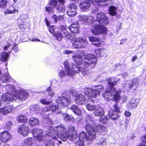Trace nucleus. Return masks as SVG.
I'll list each match as a JSON object with an SVG mask.
<instances>
[{
  "instance_id": "nucleus-43",
  "label": "nucleus",
  "mask_w": 146,
  "mask_h": 146,
  "mask_svg": "<svg viewBox=\"0 0 146 146\" xmlns=\"http://www.w3.org/2000/svg\"><path fill=\"white\" fill-rule=\"evenodd\" d=\"M18 121L20 122L25 123L27 121V118L23 115H21L18 116Z\"/></svg>"
},
{
  "instance_id": "nucleus-38",
  "label": "nucleus",
  "mask_w": 146,
  "mask_h": 146,
  "mask_svg": "<svg viewBox=\"0 0 146 146\" xmlns=\"http://www.w3.org/2000/svg\"><path fill=\"white\" fill-rule=\"evenodd\" d=\"M109 13L111 16H114L116 14L117 8L115 7L111 6L109 7Z\"/></svg>"
},
{
  "instance_id": "nucleus-64",
  "label": "nucleus",
  "mask_w": 146,
  "mask_h": 146,
  "mask_svg": "<svg viewBox=\"0 0 146 146\" xmlns=\"http://www.w3.org/2000/svg\"><path fill=\"white\" fill-rule=\"evenodd\" d=\"M70 92L72 94V96H74L75 97H76V91L74 89H72L70 90Z\"/></svg>"
},
{
  "instance_id": "nucleus-56",
  "label": "nucleus",
  "mask_w": 146,
  "mask_h": 146,
  "mask_svg": "<svg viewBox=\"0 0 146 146\" xmlns=\"http://www.w3.org/2000/svg\"><path fill=\"white\" fill-rule=\"evenodd\" d=\"M107 120V118L106 116H104L103 117L100 119V121L102 123H106Z\"/></svg>"
},
{
  "instance_id": "nucleus-53",
  "label": "nucleus",
  "mask_w": 146,
  "mask_h": 146,
  "mask_svg": "<svg viewBox=\"0 0 146 146\" xmlns=\"http://www.w3.org/2000/svg\"><path fill=\"white\" fill-rule=\"evenodd\" d=\"M46 109H45V108H44L43 109V111L45 112V113L43 115V117L45 119H47L49 117V115L50 114V113H47V112L48 111H46L45 110Z\"/></svg>"
},
{
  "instance_id": "nucleus-55",
  "label": "nucleus",
  "mask_w": 146,
  "mask_h": 146,
  "mask_svg": "<svg viewBox=\"0 0 146 146\" xmlns=\"http://www.w3.org/2000/svg\"><path fill=\"white\" fill-rule=\"evenodd\" d=\"M46 10L49 14H51L53 12V8L51 7H46Z\"/></svg>"
},
{
  "instance_id": "nucleus-52",
  "label": "nucleus",
  "mask_w": 146,
  "mask_h": 146,
  "mask_svg": "<svg viewBox=\"0 0 146 146\" xmlns=\"http://www.w3.org/2000/svg\"><path fill=\"white\" fill-rule=\"evenodd\" d=\"M75 145L76 146H84V141L79 139L75 143Z\"/></svg>"
},
{
  "instance_id": "nucleus-61",
  "label": "nucleus",
  "mask_w": 146,
  "mask_h": 146,
  "mask_svg": "<svg viewBox=\"0 0 146 146\" xmlns=\"http://www.w3.org/2000/svg\"><path fill=\"white\" fill-rule=\"evenodd\" d=\"M59 30H60L61 31H65L66 29V26L63 25H60L59 27Z\"/></svg>"
},
{
  "instance_id": "nucleus-35",
  "label": "nucleus",
  "mask_w": 146,
  "mask_h": 146,
  "mask_svg": "<svg viewBox=\"0 0 146 146\" xmlns=\"http://www.w3.org/2000/svg\"><path fill=\"white\" fill-rule=\"evenodd\" d=\"M123 87L127 91L130 90L133 87L131 81H126Z\"/></svg>"
},
{
  "instance_id": "nucleus-10",
  "label": "nucleus",
  "mask_w": 146,
  "mask_h": 146,
  "mask_svg": "<svg viewBox=\"0 0 146 146\" xmlns=\"http://www.w3.org/2000/svg\"><path fill=\"white\" fill-rule=\"evenodd\" d=\"M74 41L72 46L76 48H84L88 44V42L86 39L82 37L76 38L74 39Z\"/></svg>"
},
{
  "instance_id": "nucleus-34",
  "label": "nucleus",
  "mask_w": 146,
  "mask_h": 146,
  "mask_svg": "<svg viewBox=\"0 0 146 146\" xmlns=\"http://www.w3.org/2000/svg\"><path fill=\"white\" fill-rule=\"evenodd\" d=\"M96 132H105V133L107 132L106 129L103 126L99 125H96L95 128Z\"/></svg>"
},
{
  "instance_id": "nucleus-8",
  "label": "nucleus",
  "mask_w": 146,
  "mask_h": 146,
  "mask_svg": "<svg viewBox=\"0 0 146 146\" xmlns=\"http://www.w3.org/2000/svg\"><path fill=\"white\" fill-rule=\"evenodd\" d=\"M95 56L93 54H88L84 59L83 65L85 67H90V68L95 66L97 62Z\"/></svg>"
},
{
  "instance_id": "nucleus-30",
  "label": "nucleus",
  "mask_w": 146,
  "mask_h": 146,
  "mask_svg": "<svg viewBox=\"0 0 146 146\" xmlns=\"http://www.w3.org/2000/svg\"><path fill=\"white\" fill-rule=\"evenodd\" d=\"M27 123L31 126H34L38 125L39 124V121L37 118L31 117L29 119Z\"/></svg>"
},
{
  "instance_id": "nucleus-57",
  "label": "nucleus",
  "mask_w": 146,
  "mask_h": 146,
  "mask_svg": "<svg viewBox=\"0 0 146 146\" xmlns=\"http://www.w3.org/2000/svg\"><path fill=\"white\" fill-rule=\"evenodd\" d=\"M12 125V122L11 121H9L6 123L5 128L9 129L10 128V127Z\"/></svg>"
},
{
  "instance_id": "nucleus-28",
  "label": "nucleus",
  "mask_w": 146,
  "mask_h": 146,
  "mask_svg": "<svg viewBox=\"0 0 146 146\" xmlns=\"http://www.w3.org/2000/svg\"><path fill=\"white\" fill-rule=\"evenodd\" d=\"M13 109V107L11 106H7L3 108H0V113L4 115H6L11 112Z\"/></svg>"
},
{
  "instance_id": "nucleus-41",
  "label": "nucleus",
  "mask_w": 146,
  "mask_h": 146,
  "mask_svg": "<svg viewBox=\"0 0 146 146\" xmlns=\"http://www.w3.org/2000/svg\"><path fill=\"white\" fill-rule=\"evenodd\" d=\"M85 121L88 123L94 124V118L92 117L90 115H86Z\"/></svg>"
},
{
  "instance_id": "nucleus-50",
  "label": "nucleus",
  "mask_w": 146,
  "mask_h": 146,
  "mask_svg": "<svg viewBox=\"0 0 146 146\" xmlns=\"http://www.w3.org/2000/svg\"><path fill=\"white\" fill-rule=\"evenodd\" d=\"M48 92V95L51 97H52L54 96L55 93L52 90L51 87H49L46 90Z\"/></svg>"
},
{
  "instance_id": "nucleus-15",
  "label": "nucleus",
  "mask_w": 146,
  "mask_h": 146,
  "mask_svg": "<svg viewBox=\"0 0 146 146\" xmlns=\"http://www.w3.org/2000/svg\"><path fill=\"white\" fill-rule=\"evenodd\" d=\"M77 7L75 3H71L67 7V13L68 15L70 16H74L76 13V9Z\"/></svg>"
},
{
  "instance_id": "nucleus-9",
  "label": "nucleus",
  "mask_w": 146,
  "mask_h": 146,
  "mask_svg": "<svg viewBox=\"0 0 146 146\" xmlns=\"http://www.w3.org/2000/svg\"><path fill=\"white\" fill-rule=\"evenodd\" d=\"M65 3L64 0H50V3L52 6L56 7L59 13L64 12L65 11V6L63 4Z\"/></svg>"
},
{
  "instance_id": "nucleus-25",
  "label": "nucleus",
  "mask_w": 146,
  "mask_h": 146,
  "mask_svg": "<svg viewBox=\"0 0 146 146\" xmlns=\"http://www.w3.org/2000/svg\"><path fill=\"white\" fill-rule=\"evenodd\" d=\"M139 102V99L135 98H133L131 100L129 103L127 105V108L130 109H132L133 108H136Z\"/></svg>"
},
{
  "instance_id": "nucleus-23",
  "label": "nucleus",
  "mask_w": 146,
  "mask_h": 146,
  "mask_svg": "<svg viewBox=\"0 0 146 146\" xmlns=\"http://www.w3.org/2000/svg\"><path fill=\"white\" fill-rule=\"evenodd\" d=\"M89 41L91 42H96L93 43V45L97 47H100L103 45V42L100 40L99 38L94 36L89 37Z\"/></svg>"
},
{
  "instance_id": "nucleus-11",
  "label": "nucleus",
  "mask_w": 146,
  "mask_h": 146,
  "mask_svg": "<svg viewBox=\"0 0 146 146\" xmlns=\"http://www.w3.org/2000/svg\"><path fill=\"white\" fill-rule=\"evenodd\" d=\"M71 101L70 98L66 96L59 97L56 99V103L62 107V106H67L70 104Z\"/></svg>"
},
{
  "instance_id": "nucleus-47",
  "label": "nucleus",
  "mask_w": 146,
  "mask_h": 146,
  "mask_svg": "<svg viewBox=\"0 0 146 146\" xmlns=\"http://www.w3.org/2000/svg\"><path fill=\"white\" fill-rule=\"evenodd\" d=\"M72 26H70L69 29L72 32L74 33H78L79 32V27L74 28Z\"/></svg>"
},
{
  "instance_id": "nucleus-32",
  "label": "nucleus",
  "mask_w": 146,
  "mask_h": 146,
  "mask_svg": "<svg viewBox=\"0 0 146 146\" xmlns=\"http://www.w3.org/2000/svg\"><path fill=\"white\" fill-rule=\"evenodd\" d=\"M98 4L101 7L106 6L111 3L110 0H95Z\"/></svg>"
},
{
  "instance_id": "nucleus-19",
  "label": "nucleus",
  "mask_w": 146,
  "mask_h": 146,
  "mask_svg": "<svg viewBox=\"0 0 146 146\" xmlns=\"http://www.w3.org/2000/svg\"><path fill=\"white\" fill-rule=\"evenodd\" d=\"M46 111H51L52 112H55L57 114H60L61 113V110L59 108L58 105L54 104H52L49 106L44 108Z\"/></svg>"
},
{
  "instance_id": "nucleus-63",
  "label": "nucleus",
  "mask_w": 146,
  "mask_h": 146,
  "mask_svg": "<svg viewBox=\"0 0 146 146\" xmlns=\"http://www.w3.org/2000/svg\"><path fill=\"white\" fill-rule=\"evenodd\" d=\"M25 22L24 21H23L22 19L19 18L17 20V23L18 25H21L23 24Z\"/></svg>"
},
{
  "instance_id": "nucleus-29",
  "label": "nucleus",
  "mask_w": 146,
  "mask_h": 146,
  "mask_svg": "<svg viewBox=\"0 0 146 146\" xmlns=\"http://www.w3.org/2000/svg\"><path fill=\"white\" fill-rule=\"evenodd\" d=\"M96 109L94 111L95 116L100 117L102 116L104 114V110L100 106L98 105Z\"/></svg>"
},
{
  "instance_id": "nucleus-5",
  "label": "nucleus",
  "mask_w": 146,
  "mask_h": 146,
  "mask_svg": "<svg viewBox=\"0 0 146 146\" xmlns=\"http://www.w3.org/2000/svg\"><path fill=\"white\" fill-rule=\"evenodd\" d=\"M6 86L7 92L2 95L1 100L3 102L12 101L14 100V96L17 93V90L12 85L7 84Z\"/></svg>"
},
{
  "instance_id": "nucleus-18",
  "label": "nucleus",
  "mask_w": 146,
  "mask_h": 146,
  "mask_svg": "<svg viewBox=\"0 0 146 146\" xmlns=\"http://www.w3.org/2000/svg\"><path fill=\"white\" fill-rule=\"evenodd\" d=\"M92 3V1L85 0L80 3L79 6L82 11H84L87 10L89 8L90 4Z\"/></svg>"
},
{
  "instance_id": "nucleus-45",
  "label": "nucleus",
  "mask_w": 146,
  "mask_h": 146,
  "mask_svg": "<svg viewBox=\"0 0 146 146\" xmlns=\"http://www.w3.org/2000/svg\"><path fill=\"white\" fill-rule=\"evenodd\" d=\"M98 105H93L90 104H86L87 109L89 111H92L96 110V107H97Z\"/></svg>"
},
{
  "instance_id": "nucleus-3",
  "label": "nucleus",
  "mask_w": 146,
  "mask_h": 146,
  "mask_svg": "<svg viewBox=\"0 0 146 146\" xmlns=\"http://www.w3.org/2000/svg\"><path fill=\"white\" fill-rule=\"evenodd\" d=\"M46 131L48 136L52 139L55 138L57 141L60 139L62 141H65L68 139L66 129L62 124L55 126V129L52 127H49Z\"/></svg>"
},
{
  "instance_id": "nucleus-46",
  "label": "nucleus",
  "mask_w": 146,
  "mask_h": 146,
  "mask_svg": "<svg viewBox=\"0 0 146 146\" xmlns=\"http://www.w3.org/2000/svg\"><path fill=\"white\" fill-rule=\"evenodd\" d=\"M69 63L67 61H65L64 63V66L66 72H67V75L70 74V73H69V72L71 71V68L69 67Z\"/></svg>"
},
{
  "instance_id": "nucleus-4",
  "label": "nucleus",
  "mask_w": 146,
  "mask_h": 146,
  "mask_svg": "<svg viewBox=\"0 0 146 146\" xmlns=\"http://www.w3.org/2000/svg\"><path fill=\"white\" fill-rule=\"evenodd\" d=\"M32 131L34 137H27L24 140L23 144L25 146H34L36 143L35 139L39 141H44V135L43 134V131L41 129L37 128L33 129Z\"/></svg>"
},
{
  "instance_id": "nucleus-12",
  "label": "nucleus",
  "mask_w": 146,
  "mask_h": 146,
  "mask_svg": "<svg viewBox=\"0 0 146 146\" xmlns=\"http://www.w3.org/2000/svg\"><path fill=\"white\" fill-rule=\"evenodd\" d=\"M114 107L115 111H109L108 114L112 119L115 120L119 117V116L118 114V113L120 112V110L119 108L117 107V103H115L114 105Z\"/></svg>"
},
{
  "instance_id": "nucleus-58",
  "label": "nucleus",
  "mask_w": 146,
  "mask_h": 146,
  "mask_svg": "<svg viewBox=\"0 0 146 146\" xmlns=\"http://www.w3.org/2000/svg\"><path fill=\"white\" fill-rule=\"evenodd\" d=\"M27 17V15L26 14H24L21 15L19 17V19H22L23 21H25V19Z\"/></svg>"
},
{
  "instance_id": "nucleus-24",
  "label": "nucleus",
  "mask_w": 146,
  "mask_h": 146,
  "mask_svg": "<svg viewBox=\"0 0 146 146\" xmlns=\"http://www.w3.org/2000/svg\"><path fill=\"white\" fill-rule=\"evenodd\" d=\"M86 101V98L82 94H77L75 97V102L78 105L82 104L84 103Z\"/></svg>"
},
{
  "instance_id": "nucleus-14",
  "label": "nucleus",
  "mask_w": 146,
  "mask_h": 146,
  "mask_svg": "<svg viewBox=\"0 0 146 146\" xmlns=\"http://www.w3.org/2000/svg\"><path fill=\"white\" fill-rule=\"evenodd\" d=\"M85 52L83 50H81L80 53L78 55L73 56L72 58V60L76 62L77 64H81L83 62V58L84 59L86 56Z\"/></svg>"
},
{
  "instance_id": "nucleus-37",
  "label": "nucleus",
  "mask_w": 146,
  "mask_h": 146,
  "mask_svg": "<svg viewBox=\"0 0 146 146\" xmlns=\"http://www.w3.org/2000/svg\"><path fill=\"white\" fill-rule=\"evenodd\" d=\"M0 71L1 72L0 74V81H1V82L5 83L7 81L9 80V75L8 74H4L1 76V75L2 73L1 71Z\"/></svg>"
},
{
  "instance_id": "nucleus-60",
  "label": "nucleus",
  "mask_w": 146,
  "mask_h": 146,
  "mask_svg": "<svg viewBox=\"0 0 146 146\" xmlns=\"http://www.w3.org/2000/svg\"><path fill=\"white\" fill-rule=\"evenodd\" d=\"M69 93L68 90L65 91L62 94V96H66V97H69V95H68Z\"/></svg>"
},
{
  "instance_id": "nucleus-7",
  "label": "nucleus",
  "mask_w": 146,
  "mask_h": 146,
  "mask_svg": "<svg viewBox=\"0 0 146 146\" xmlns=\"http://www.w3.org/2000/svg\"><path fill=\"white\" fill-rule=\"evenodd\" d=\"M79 65H73L71 68V71L69 72L70 74L67 75V76L72 77L76 73H79L80 72L83 75H86L87 73V69L84 66L83 63L81 64H78Z\"/></svg>"
},
{
  "instance_id": "nucleus-26",
  "label": "nucleus",
  "mask_w": 146,
  "mask_h": 146,
  "mask_svg": "<svg viewBox=\"0 0 146 146\" xmlns=\"http://www.w3.org/2000/svg\"><path fill=\"white\" fill-rule=\"evenodd\" d=\"M18 132L21 135L26 136L29 134L30 130L28 127L22 126L19 128Z\"/></svg>"
},
{
  "instance_id": "nucleus-62",
  "label": "nucleus",
  "mask_w": 146,
  "mask_h": 146,
  "mask_svg": "<svg viewBox=\"0 0 146 146\" xmlns=\"http://www.w3.org/2000/svg\"><path fill=\"white\" fill-rule=\"evenodd\" d=\"M106 142L104 141L103 139H101L100 143L97 144L96 146H102V145L104 144H106Z\"/></svg>"
},
{
  "instance_id": "nucleus-39",
  "label": "nucleus",
  "mask_w": 146,
  "mask_h": 146,
  "mask_svg": "<svg viewBox=\"0 0 146 146\" xmlns=\"http://www.w3.org/2000/svg\"><path fill=\"white\" fill-rule=\"evenodd\" d=\"M31 111L33 113L38 112L40 110V108L38 105H33L30 108Z\"/></svg>"
},
{
  "instance_id": "nucleus-54",
  "label": "nucleus",
  "mask_w": 146,
  "mask_h": 146,
  "mask_svg": "<svg viewBox=\"0 0 146 146\" xmlns=\"http://www.w3.org/2000/svg\"><path fill=\"white\" fill-rule=\"evenodd\" d=\"M63 35L64 36L66 37L68 39L70 38L71 36L70 33L68 31H66L64 32Z\"/></svg>"
},
{
  "instance_id": "nucleus-33",
  "label": "nucleus",
  "mask_w": 146,
  "mask_h": 146,
  "mask_svg": "<svg viewBox=\"0 0 146 146\" xmlns=\"http://www.w3.org/2000/svg\"><path fill=\"white\" fill-rule=\"evenodd\" d=\"M18 10L15 9L13 6H12L10 7V9H7L4 12V13L5 14H13L17 13Z\"/></svg>"
},
{
  "instance_id": "nucleus-17",
  "label": "nucleus",
  "mask_w": 146,
  "mask_h": 146,
  "mask_svg": "<svg viewBox=\"0 0 146 146\" xmlns=\"http://www.w3.org/2000/svg\"><path fill=\"white\" fill-rule=\"evenodd\" d=\"M44 139H45L47 140V142L45 144L46 146H54L55 143L57 144L58 142L60 143H61V141L59 140H58V141H57V140H56L55 138V139L51 138L49 136H48L46 135H44Z\"/></svg>"
},
{
  "instance_id": "nucleus-27",
  "label": "nucleus",
  "mask_w": 146,
  "mask_h": 146,
  "mask_svg": "<svg viewBox=\"0 0 146 146\" xmlns=\"http://www.w3.org/2000/svg\"><path fill=\"white\" fill-rule=\"evenodd\" d=\"M87 134L86 135L85 132L82 131L80 134L79 138H78V139H76L75 140H74L73 141H75L78 139H79L80 140H82L83 141L86 139L87 140H92L95 139V138H93L91 139H90L89 134Z\"/></svg>"
},
{
  "instance_id": "nucleus-16",
  "label": "nucleus",
  "mask_w": 146,
  "mask_h": 146,
  "mask_svg": "<svg viewBox=\"0 0 146 146\" xmlns=\"http://www.w3.org/2000/svg\"><path fill=\"white\" fill-rule=\"evenodd\" d=\"M28 96L27 93L24 90H21L17 92L15 95L14 100L18 99L21 101H23L27 99Z\"/></svg>"
},
{
  "instance_id": "nucleus-36",
  "label": "nucleus",
  "mask_w": 146,
  "mask_h": 146,
  "mask_svg": "<svg viewBox=\"0 0 146 146\" xmlns=\"http://www.w3.org/2000/svg\"><path fill=\"white\" fill-rule=\"evenodd\" d=\"M133 86L134 89L138 88L139 86L140 80L137 78H134L131 81Z\"/></svg>"
},
{
  "instance_id": "nucleus-21",
  "label": "nucleus",
  "mask_w": 146,
  "mask_h": 146,
  "mask_svg": "<svg viewBox=\"0 0 146 146\" xmlns=\"http://www.w3.org/2000/svg\"><path fill=\"white\" fill-rule=\"evenodd\" d=\"M68 138L69 137L70 140H73L76 139L78 138L77 135L76 136L75 135V136H76L75 137L74 136L73 133H75L76 129L74 126L72 125L69 126L68 127Z\"/></svg>"
},
{
  "instance_id": "nucleus-20",
  "label": "nucleus",
  "mask_w": 146,
  "mask_h": 146,
  "mask_svg": "<svg viewBox=\"0 0 146 146\" xmlns=\"http://www.w3.org/2000/svg\"><path fill=\"white\" fill-rule=\"evenodd\" d=\"M79 20L82 23H85L87 22L89 23L92 24L95 20L94 17L91 16H89L87 17L85 15H80L78 16Z\"/></svg>"
},
{
  "instance_id": "nucleus-13",
  "label": "nucleus",
  "mask_w": 146,
  "mask_h": 146,
  "mask_svg": "<svg viewBox=\"0 0 146 146\" xmlns=\"http://www.w3.org/2000/svg\"><path fill=\"white\" fill-rule=\"evenodd\" d=\"M93 124L87 123L86 124L85 129L88 133L87 134H89L90 139L95 138L96 131L95 129H93V127H94Z\"/></svg>"
},
{
  "instance_id": "nucleus-49",
  "label": "nucleus",
  "mask_w": 146,
  "mask_h": 146,
  "mask_svg": "<svg viewBox=\"0 0 146 146\" xmlns=\"http://www.w3.org/2000/svg\"><path fill=\"white\" fill-rule=\"evenodd\" d=\"M8 2L5 0H1L0 1V7L4 9L6 6L7 3Z\"/></svg>"
},
{
  "instance_id": "nucleus-44",
  "label": "nucleus",
  "mask_w": 146,
  "mask_h": 146,
  "mask_svg": "<svg viewBox=\"0 0 146 146\" xmlns=\"http://www.w3.org/2000/svg\"><path fill=\"white\" fill-rule=\"evenodd\" d=\"M62 116L64 119L66 121H73L74 120V118L72 116H69L68 114H64L62 115Z\"/></svg>"
},
{
  "instance_id": "nucleus-1",
  "label": "nucleus",
  "mask_w": 146,
  "mask_h": 146,
  "mask_svg": "<svg viewBox=\"0 0 146 146\" xmlns=\"http://www.w3.org/2000/svg\"><path fill=\"white\" fill-rule=\"evenodd\" d=\"M108 23V19L105 16V13H99L97 15L96 20L95 19L92 23L93 26L91 29V32L95 35L106 34L107 30L106 27L103 25H106Z\"/></svg>"
},
{
  "instance_id": "nucleus-6",
  "label": "nucleus",
  "mask_w": 146,
  "mask_h": 146,
  "mask_svg": "<svg viewBox=\"0 0 146 146\" xmlns=\"http://www.w3.org/2000/svg\"><path fill=\"white\" fill-rule=\"evenodd\" d=\"M93 88H84V90L85 94L87 96L95 98L100 94V93L104 90L103 86L100 85L96 86Z\"/></svg>"
},
{
  "instance_id": "nucleus-51",
  "label": "nucleus",
  "mask_w": 146,
  "mask_h": 146,
  "mask_svg": "<svg viewBox=\"0 0 146 146\" xmlns=\"http://www.w3.org/2000/svg\"><path fill=\"white\" fill-rule=\"evenodd\" d=\"M40 101L42 104L47 105H49L51 103V101H48L45 98L40 100Z\"/></svg>"
},
{
  "instance_id": "nucleus-42",
  "label": "nucleus",
  "mask_w": 146,
  "mask_h": 146,
  "mask_svg": "<svg viewBox=\"0 0 146 146\" xmlns=\"http://www.w3.org/2000/svg\"><path fill=\"white\" fill-rule=\"evenodd\" d=\"M9 56V54L6 52H3L1 55V60L2 61L5 62L7 60Z\"/></svg>"
},
{
  "instance_id": "nucleus-40",
  "label": "nucleus",
  "mask_w": 146,
  "mask_h": 146,
  "mask_svg": "<svg viewBox=\"0 0 146 146\" xmlns=\"http://www.w3.org/2000/svg\"><path fill=\"white\" fill-rule=\"evenodd\" d=\"M53 35L59 41H61L63 37L62 33L59 31L53 34Z\"/></svg>"
},
{
  "instance_id": "nucleus-31",
  "label": "nucleus",
  "mask_w": 146,
  "mask_h": 146,
  "mask_svg": "<svg viewBox=\"0 0 146 146\" xmlns=\"http://www.w3.org/2000/svg\"><path fill=\"white\" fill-rule=\"evenodd\" d=\"M70 109L78 116H80L82 114V112L80 108L76 105H72L70 107Z\"/></svg>"
},
{
  "instance_id": "nucleus-59",
  "label": "nucleus",
  "mask_w": 146,
  "mask_h": 146,
  "mask_svg": "<svg viewBox=\"0 0 146 146\" xmlns=\"http://www.w3.org/2000/svg\"><path fill=\"white\" fill-rule=\"evenodd\" d=\"M49 32L52 34H54V28L53 26H52L49 28Z\"/></svg>"
},
{
  "instance_id": "nucleus-22",
  "label": "nucleus",
  "mask_w": 146,
  "mask_h": 146,
  "mask_svg": "<svg viewBox=\"0 0 146 146\" xmlns=\"http://www.w3.org/2000/svg\"><path fill=\"white\" fill-rule=\"evenodd\" d=\"M1 142L6 143L11 138V135L7 131H5L0 133Z\"/></svg>"
},
{
  "instance_id": "nucleus-48",
  "label": "nucleus",
  "mask_w": 146,
  "mask_h": 146,
  "mask_svg": "<svg viewBox=\"0 0 146 146\" xmlns=\"http://www.w3.org/2000/svg\"><path fill=\"white\" fill-rule=\"evenodd\" d=\"M67 75V72L64 70H61L58 74V76L61 79H62Z\"/></svg>"
},
{
  "instance_id": "nucleus-2",
  "label": "nucleus",
  "mask_w": 146,
  "mask_h": 146,
  "mask_svg": "<svg viewBox=\"0 0 146 146\" xmlns=\"http://www.w3.org/2000/svg\"><path fill=\"white\" fill-rule=\"evenodd\" d=\"M119 79H115L113 82H108L106 88V91L102 94V96L107 101L113 100L118 102L121 98L120 94L121 91L117 90L113 87V86L119 82Z\"/></svg>"
}]
</instances>
